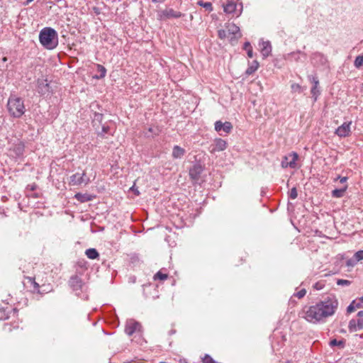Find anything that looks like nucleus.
<instances>
[{"mask_svg": "<svg viewBox=\"0 0 363 363\" xmlns=\"http://www.w3.org/2000/svg\"><path fill=\"white\" fill-rule=\"evenodd\" d=\"M337 306V298L335 296H328L314 305L305 306L302 311V318L311 323L316 324L333 315Z\"/></svg>", "mask_w": 363, "mask_h": 363, "instance_id": "f257e3e1", "label": "nucleus"}, {"mask_svg": "<svg viewBox=\"0 0 363 363\" xmlns=\"http://www.w3.org/2000/svg\"><path fill=\"white\" fill-rule=\"evenodd\" d=\"M40 43L47 49H53L58 44L57 32L51 28H44L39 35Z\"/></svg>", "mask_w": 363, "mask_h": 363, "instance_id": "f03ea898", "label": "nucleus"}, {"mask_svg": "<svg viewBox=\"0 0 363 363\" xmlns=\"http://www.w3.org/2000/svg\"><path fill=\"white\" fill-rule=\"evenodd\" d=\"M218 35L220 40L228 39L231 43L241 37L240 28L235 23H227L225 28L218 30Z\"/></svg>", "mask_w": 363, "mask_h": 363, "instance_id": "7ed1b4c3", "label": "nucleus"}, {"mask_svg": "<svg viewBox=\"0 0 363 363\" xmlns=\"http://www.w3.org/2000/svg\"><path fill=\"white\" fill-rule=\"evenodd\" d=\"M7 109L11 116L21 117L26 111L23 100L16 96H11L7 102Z\"/></svg>", "mask_w": 363, "mask_h": 363, "instance_id": "20e7f679", "label": "nucleus"}, {"mask_svg": "<svg viewBox=\"0 0 363 363\" xmlns=\"http://www.w3.org/2000/svg\"><path fill=\"white\" fill-rule=\"evenodd\" d=\"M90 182V179L86 177V172L82 174L76 173L72 174L69 179V184L72 186H78L82 184H87Z\"/></svg>", "mask_w": 363, "mask_h": 363, "instance_id": "39448f33", "label": "nucleus"}, {"mask_svg": "<svg viewBox=\"0 0 363 363\" xmlns=\"http://www.w3.org/2000/svg\"><path fill=\"white\" fill-rule=\"evenodd\" d=\"M182 16V13L179 11H174L172 9H167L160 11L158 13V19L160 21H166L169 18H177Z\"/></svg>", "mask_w": 363, "mask_h": 363, "instance_id": "423d86ee", "label": "nucleus"}, {"mask_svg": "<svg viewBox=\"0 0 363 363\" xmlns=\"http://www.w3.org/2000/svg\"><path fill=\"white\" fill-rule=\"evenodd\" d=\"M4 331L11 337L16 336L19 332L22 330L20 328L19 323L18 320H15L12 323H5L4 325Z\"/></svg>", "mask_w": 363, "mask_h": 363, "instance_id": "0eeeda50", "label": "nucleus"}, {"mask_svg": "<svg viewBox=\"0 0 363 363\" xmlns=\"http://www.w3.org/2000/svg\"><path fill=\"white\" fill-rule=\"evenodd\" d=\"M298 159V155L296 152H292L289 155L284 156L281 161V167L283 168H295L296 167V161Z\"/></svg>", "mask_w": 363, "mask_h": 363, "instance_id": "6e6552de", "label": "nucleus"}, {"mask_svg": "<svg viewBox=\"0 0 363 363\" xmlns=\"http://www.w3.org/2000/svg\"><path fill=\"white\" fill-rule=\"evenodd\" d=\"M352 123V121L343 123L335 130V133L340 138L349 137L351 135Z\"/></svg>", "mask_w": 363, "mask_h": 363, "instance_id": "1a4fd4ad", "label": "nucleus"}, {"mask_svg": "<svg viewBox=\"0 0 363 363\" xmlns=\"http://www.w3.org/2000/svg\"><path fill=\"white\" fill-rule=\"evenodd\" d=\"M228 147V143L225 140L221 138H216L213 140V143L211 145L210 152L211 153H216L217 152H221L225 150Z\"/></svg>", "mask_w": 363, "mask_h": 363, "instance_id": "9d476101", "label": "nucleus"}, {"mask_svg": "<svg viewBox=\"0 0 363 363\" xmlns=\"http://www.w3.org/2000/svg\"><path fill=\"white\" fill-rule=\"evenodd\" d=\"M38 91L42 95L49 94L50 92V86L47 79H38Z\"/></svg>", "mask_w": 363, "mask_h": 363, "instance_id": "9b49d317", "label": "nucleus"}, {"mask_svg": "<svg viewBox=\"0 0 363 363\" xmlns=\"http://www.w3.org/2000/svg\"><path fill=\"white\" fill-rule=\"evenodd\" d=\"M233 129V125L230 122L226 121L223 123L220 121H218L215 123V130L217 132H220L221 130L224 131L226 133H230Z\"/></svg>", "mask_w": 363, "mask_h": 363, "instance_id": "f8f14e48", "label": "nucleus"}, {"mask_svg": "<svg viewBox=\"0 0 363 363\" xmlns=\"http://www.w3.org/2000/svg\"><path fill=\"white\" fill-rule=\"evenodd\" d=\"M350 333H354L363 329V318L352 319L348 325Z\"/></svg>", "mask_w": 363, "mask_h": 363, "instance_id": "ddd939ff", "label": "nucleus"}, {"mask_svg": "<svg viewBox=\"0 0 363 363\" xmlns=\"http://www.w3.org/2000/svg\"><path fill=\"white\" fill-rule=\"evenodd\" d=\"M140 330V325L138 322L130 320L128 323L125 332L129 336L132 335L135 332Z\"/></svg>", "mask_w": 363, "mask_h": 363, "instance_id": "4468645a", "label": "nucleus"}, {"mask_svg": "<svg viewBox=\"0 0 363 363\" xmlns=\"http://www.w3.org/2000/svg\"><path fill=\"white\" fill-rule=\"evenodd\" d=\"M203 169L201 165H194L189 170V176L193 180H198Z\"/></svg>", "mask_w": 363, "mask_h": 363, "instance_id": "2eb2a0df", "label": "nucleus"}, {"mask_svg": "<svg viewBox=\"0 0 363 363\" xmlns=\"http://www.w3.org/2000/svg\"><path fill=\"white\" fill-rule=\"evenodd\" d=\"M82 284V281L78 276H73L69 280V285L74 291L81 289Z\"/></svg>", "mask_w": 363, "mask_h": 363, "instance_id": "dca6fc26", "label": "nucleus"}, {"mask_svg": "<svg viewBox=\"0 0 363 363\" xmlns=\"http://www.w3.org/2000/svg\"><path fill=\"white\" fill-rule=\"evenodd\" d=\"M186 153V151L184 148L181 147L179 145L174 146L172 149V156L174 159L182 158Z\"/></svg>", "mask_w": 363, "mask_h": 363, "instance_id": "f3484780", "label": "nucleus"}, {"mask_svg": "<svg viewBox=\"0 0 363 363\" xmlns=\"http://www.w3.org/2000/svg\"><path fill=\"white\" fill-rule=\"evenodd\" d=\"M26 279L28 281V282L33 286L34 292H36L40 294H43V292L40 291V286H44L45 285V283H43L41 285H40L39 283L35 281V278L28 277H26Z\"/></svg>", "mask_w": 363, "mask_h": 363, "instance_id": "a211bd4d", "label": "nucleus"}, {"mask_svg": "<svg viewBox=\"0 0 363 363\" xmlns=\"http://www.w3.org/2000/svg\"><path fill=\"white\" fill-rule=\"evenodd\" d=\"M223 9L226 13H235L237 9V4L235 2L228 1L226 4L223 5Z\"/></svg>", "mask_w": 363, "mask_h": 363, "instance_id": "6ab92c4d", "label": "nucleus"}, {"mask_svg": "<svg viewBox=\"0 0 363 363\" xmlns=\"http://www.w3.org/2000/svg\"><path fill=\"white\" fill-rule=\"evenodd\" d=\"M311 82L313 84V86L311 89V94L315 97V100L317 99V96L319 94V91L317 90L319 84V81L317 77H313L311 78Z\"/></svg>", "mask_w": 363, "mask_h": 363, "instance_id": "aec40b11", "label": "nucleus"}, {"mask_svg": "<svg viewBox=\"0 0 363 363\" xmlns=\"http://www.w3.org/2000/svg\"><path fill=\"white\" fill-rule=\"evenodd\" d=\"M347 189V185L346 184V185H345L341 189H334L332 191L333 197H335V198H342L345 195V193Z\"/></svg>", "mask_w": 363, "mask_h": 363, "instance_id": "412c9836", "label": "nucleus"}, {"mask_svg": "<svg viewBox=\"0 0 363 363\" xmlns=\"http://www.w3.org/2000/svg\"><path fill=\"white\" fill-rule=\"evenodd\" d=\"M85 255L91 259H95L99 257V252L94 248H89L86 250Z\"/></svg>", "mask_w": 363, "mask_h": 363, "instance_id": "4be33fe9", "label": "nucleus"}, {"mask_svg": "<svg viewBox=\"0 0 363 363\" xmlns=\"http://www.w3.org/2000/svg\"><path fill=\"white\" fill-rule=\"evenodd\" d=\"M261 52L264 57L269 55L271 52V46L268 42L262 43V48Z\"/></svg>", "mask_w": 363, "mask_h": 363, "instance_id": "5701e85b", "label": "nucleus"}, {"mask_svg": "<svg viewBox=\"0 0 363 363\" xmlns=\"http://www.w3.org/2000/svg\"><path fill=\"white\" fill-rule=\"evenodd\" d=\"M259 62L257 60H254L247 69L246 74L248 75L252 74L259 68Z\"/></svg>", "mask_w": 363, "mask_h": 363, "instance_id": "b1692460", "label": "nucleus"}, {"mask_svg": "<svg viewBox=\"0 0 363 363\" xmlns=\"http://www.w3.org/2000/svg\"><path fill=\"white\" fill-rule=\"evenodd\" d=\"M74 197L80 202H86L91 200V196L90 195L83 194L81 193L76 194Z\"/></svg>", "mask_w": 363, "mask_h": 363, "instance_id": "393cba45", "label": "nucleus"}, {"mask_svg": "<svg viewBox=\"0 0 363 363\" xmlns=\"http://www.w3.org/2000/svg\"><path fill=\"white\" fill-rule=\"evenodd\" d=\"M96 67L97 71L100 73V74L99 76L96 75L94 77L98 79L104 78L106 74V69L101 65H97Z\"/></svg>", "mask_w": 363, "mask_h": 363, "instance_id": "a878e982", "label": "nucleus"}, {"mask_svg": "<svg viewBox=\"0 0 363 363\" xmlns=\"http://www.w3.org/2000/svg\"><path fill=\"white\" fill-rule=\"evenodd\" d=\"M168 278V274L162 273L161 271L157 272L153 277L154 280L164 281Z\"/></svg>", "mask_w": 363, "mask_h": 363, "instance_id": "bb28decb", "label": "nucleus"}, {"mask_svg": "<svg viewBox=\"0 0 363 363\" xmlns=\"http://www.w3.org/2000/svg\"><path fill=\"white\" fill-rule=\"evenodd\" d=\"M244 50H245L247 51V56L250 57V58H252L253 57V50H252V48L250 45V43L249 42H246L245 44H244V47H243Z\"/></svg>", "mask_w": 363, "mask_h": 363, "instance_id": "cd10ccee", "label": "nucleus"}, {"mask_svg": "<svg viewBox=\"0 0 363 363\" xmlns=\"http://www.w3.org/2000/svg\"><path fill=\"white\" fill-rule=\"evenodd\" d=\"M354 64L357 68L363 67V54L362 55H359L356 57Z\"/></svg>", "mask_w": 363, "mask_h": 363, "instance_id": "c85d7f7f", "label": "nucleus"}, {"mask_svg": "<svg viewBox=\"0 0 363 363\" xmlns=\"http://www.w3.org/2000/svg\"><path fill=\"white\" fill-rule=\"evenodd\" d=\"M198 4L205 8L206 10L211 11L213 10L212 4L211 2L199 1Z\"/></svg>", "mask_w": 363, "mask_h": 363, "instance_id": "c756f323", "label": "nucleus"}, {"mask_svg": "<svg viewBox=\"0 0 363 363\" xmlns=\"http://www.w3.org/2000/svg\"><path fill=\"white\" fill-rule=\"evenodd\" d=\"M291 90L294 93H301L302 91V87L296 83H294L291 86Z\"/></svg>", "mask_w": 363, "mask_h": 363, "instance_id": "7c9ffc66", "label": "nucleus"}, {"mask_svg": "<svg viewBox=\"0 0 363 363\" xmlns=\"http://www.w3.org/2000/svg\"><path fill=\"white\" fill-rule=\"evenodd\" d=\"M203 363H216L214 359L208 354H205L202 358Z\"/></svg>", "mask_w": 363, "mask_h": 363, "instance_id": "2f4dec72", "label": "nucleus"}, {"mask_svg": "<svg viewBox=\"0 0 363 363\" xmlns=\"http://www.w3.org/2000/svg\"><path fill=\"white\" fill-rule=\"evenodd\" d=\"M306 294V290L304 289H302L299 290L298 291H297L296 294H294V296L300 299V298H302L303 297H304Z\"/></svg>", "mask_w": 363, "mask_h": 363, "instance_id": "473e14b6", "label": "nucleus"}, {"mask_svg": "<svg viewBox=\"0 0 363 363\" xmlns=\"http://www.w3.org/2000/svg\"><path fill=\"white\" fill-rule=\"evenodd\" d=\"M351 281L346 279H337V284L339 286H349Z\"/></svg>", "mask_w": 363, "mask_h": 363, "instance_id": "72a5a7b5", "label": "nucleus"}, {"mask_svg": "<svg viewBox=\"0 0 363 363\" xmlns=\"http://www.w3.org/2000/svg\"><path fill=\"white\" fill-rule=\"evenodd\" d=\"M356 261H360L363 259V250L357 251L354 255Z\"/></svg>", "mask_w": 363, "mask_h": 363, "instance_id": "f704fd0d", "label": "nucleus"}, {"mask_svg": "<svg viewBox=\"0 0 363 363\" xmlns=\"http://www.w3.org/2000/svg\"><path fill=\"white\" fill-rule=\"evenodd\" d=\"M289 196L292 199H295L297 198L298 193H297V190L295 187H294L291 189Z\"/></svg>", "mask_w": 363, "mask_h": 363, "instance_id": "c9c22d12", "label": "nucleus"}, {"mask_svg": "<svg viewBox=\"0 0 363 363\" xmlns=\"http://www.w3.org/2000/svg\"><path fill=\"white\" fill-rule=\"evenodd\" d=\"M355 301H352L351 304L347 307V312L348 313H352L355 311Z\"/></svg>", "mask_w": 363, "mask_h": 363, "instance_id": "e433bc0d", "label": "nucleus"}, {"mask_svg": "<svg viewBox=\"0 0 363 363\" xmlns=\"http://www.w3.org/2000/svg\"><path fill=\"white\" fill-rule=\"evenodd\" d=\"M324 287V284H323L322 282H316L314 285H313V289H315V290H320L322 289Z\"/></svg>", "mask_w": 363, "mask_h": 363, "instance_id": "4c0bfd02", "label": "nucleus"}, {"mask_svg": "<svg viewBox=\"0 0 363 363\" xmlns=\"http://www.w3.org/2000/svg\"><path fill=\"white\" fill-rule=\"evenodd\" d=\"M130 190L132 191L136 196L140 195V191L138 187L135 186V184H134L133 186L130 188Z\"/></svg>", "mask_w": 363, "mask_h": 363, "instance_id": "58836bf2", "label": "nucleus"}, {"mask_svg": "<svg viewBox=\"0 0 363 363\" xmlns=\"http://www.w3.org/2000/svg\"><path fill=\"white\" fill-rule=\"evenodd\" d=\"M108 131H109V127H108V126H105V125H104V126L102 127V132H101V133H99L98 134H99V135L103 136V135H104V134L108 133Z\"/></svg>", "mask_w": 363, "mask_h": 363, "instance_id": "ea45409f", "label": "nucleus"}, {"mask_svg": "<svg viewBox=\"0 0 363 363\" xmlns=\"http://www.w3.org/2000/svg\"><path fill=\"white\" fill-rule=\"evenodd\" d=\"M339 179L340 183L344 184L347 181V177H338L335 180Z\"/></svg>", "mask_w": 363, "mask_h": 363, "instance_id": "a19ab883", "label": "nucleus"}, {"mask_svg": "<svg viewBox=\"0 0 363 363\" xmlns=\"http://www.w3.org/2000/svg\"><path fill=\"white\" fill-rule=\"evenodd\" d=\"M358 318H363V311H360L357 313Z\"/></svg>", "mask_w": 363, "mask_h": 363, "instance_id": "79ce46f5", "label": "nucleus"}, {"mask_svg": "<svg viewBox=\"0 0 363 363\" xmlns=\"http://www.w3.org/2000/svg\"><path fill=\"white\" fill-rule=\"evenodd\" d=\"M347 266H353V265H354V263L352 262V260H348V261L347 262Z\"/></svg>", "mask_w": 363, "mask_h": 363, "instance_id": "37998d69", "label": "nucleus"}, {"mask_svg": "<svg viewBox=\"0 0 363 363\" xmlns=\"http://www.w3.org/2000/svg\"><path fill=\"white\" fill-rule=\"evenodd\" d=\"M152 1L155 3H162V2L164 1L165 0H152Z\"/></svg>", "mask_w": 363, "mask_h": 363, "instance_id": "c03bdc74", "label": "nucleus"}, {"mask_svg": "<svg viewBox=\"0 0 363 363\" xmlns=\"http://www.w3.org/2000/svg\"><path fill=\"white\" fill-rule=\"evenodd\" d=\"M33 0H26V2L23 3V5L26 6L30 2H32Z\"/></svg>", "mask_w": 363, "mask_h": 363, "instance_id": "a18cd8bd", "label": "nucleus"}, {"mask_svg": "<svg viewBox=\"0 0 363 363\" xmlns=\"http://www.w3.org/2000/svg\"><path fill=\"white\" fill-rule=\"evenodd\" d=\"M361 307V305L359 303H356L355 302V308H359Z\"/></svg>", "mask_w": 363, "mask_h": 363, "instance_id": "49530a36", "label": "nucleus"}, {"mask_svg": "<svg viewBox=\"0 0 363 363\" xmlns=\"http://www.w3.org/2000/svg\"><path fill=\"white\" fill-rule=\"evenodd\" d=\"M330 344H331L332 345H337V340H332V341L330 342Z\"/></svg>", "mask_w": 363, "mask_h": 363, "instance_id": "de8ad7c7", "label": "nucleus"}, {"mask_svg": "<svg viewBox=\"0 0 363 363\" xmlns=\"http://www.w3.org/2000/svg\"><path fill=\"white\" fill-rule=\"evenodd\" d=\"M2 60H3L4 62H6V61H7V57H3V59H2Z\"/></svg>", "mask_w": 363, "mask_h": 363, "instance_id": "09e8293b", "label": "nucleus"}, {"mask_svg": "<svg viewBox=\"0 0 363 363\" xmlns=\"http://www.w3.org/2000/svg\"><path fill=\"white\" fill-rule=\"evenodd\" d=\"M360 301L363 303V296L360 298Z\"/></svg>", "mask_w": 363, "mask_h": 363, "instance_id": "8fccbe9b", "label": "nucleus"}, {"mask_svg": "<svg viewBox=\"0 0 363 363\" xmlns=\"http://www.w3.org/2000/svg\"><path fill=\"white\" fill-rule=\"evenodd\" d=\"M149 131H150V132H152V128H149Z\"/></svg>", "mask_w": 363, "mask_h": 363, "instance_id": "3c124183", "label": "nucleus"}]
</instances>
